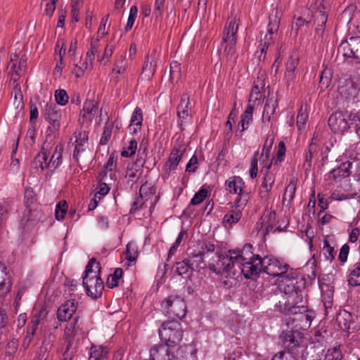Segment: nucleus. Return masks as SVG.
Masks as SVG:
<instances>
[{"label": "nucleus", "mask_w": 360, "mask_h": 360, "mask_svg": "<svg viewBox=\"0 0 360 360\" xmlns=\"http://www.w3.org/2000/svg\"><path fill=\"white\" fill-rule=\"evenodd\" d=\"M252 250V245L248 243L242 250H230L219 254L217 264H210V269L217 274H227L226 277L231 271L233 275L238 273L246 279L253 278L261 272L281 279L292 269L282 260L270 257L262 258Z\"/></svg>", "instance_id": "1"}, {"label": "nucleus", "mask_w": 360, "mask_h": 360, "mask_svg": "<svg viewBox=\"0 0 360 360\" xmlns=\"http://www.w3.org/2000/svg\"><path fill=\"white\" fill-rule=\"evenodd\" d=\"M305 280L297 270L290 269V272L280 280L279 289L284 293L285 301H278L275 305L276 309L283 314H296L297 309L305 310L303 302V291Z\"/></svg>", "instance_id": "2"}, {"label": "nucleus", "mask_w": 360, "mask_h": 360, "mask_svg": "<svg viewBox=\"0 0 360 360\" xmlns=\"http://www.w3.org/2000/svg\"><path fill=\"white\" fill-rule=\"evenodd\" d=\"M8 67L11 68L10 86H13L14 93L13 104L16 108H24L23 96L18 82L20 77L25 73L27 67V58L22 51L18 53H15L11 56Z\"/></svg>", "instance_id": "3"}, {"label": "nucleus", "mask_w": 360, "mask_h": 360, "mask_svg": "<svg viewBox=\"0 0 360 360\" xmlns=\"http://www.w3.org/2000/svg\"><path fill=\"white\" fill-rule=\"evenodd\" d=\"M101 266L95 258H91L85 269L83 285L86 294L93 298L101 297L104 289L103 282L100 277Z\"/></svg>", "instance_id": "4"}, {"label": "nucleus", "mask_w": 360, "mask_h": 360, "mask_svg": "<svg viewBox=\"0 0 360 360\" xmlns=\"http://www.w3.org/2000/svg\"><path fill=\"white\" fill-rule=\"evenodd\" d=\"M160 340L167 346L174 347L178 345L183 338L181 324L178 321L164 322L160 330Z\"/></svg>", "instance_id": "5"}, {"label": "nucleus", "mask_w": 360, "mask_h": 360, "mask_svg": "<svg viewBox=\"0 0 360 360\" xmlns=\"http://www.w3.org/2000/svg\"><path fill=\"white\" fill-rule=\"evenodd\" d=\"M163 313L168 318L181 319L186 314V305L183 298L178 295H170L161 303Z\"/></svg>", "instance_id": "6"}, {"label": "nucleus", "mask_w": 360, "mask_h": 360, "mask_svg": "<svg viewBox=\"0 0 360 360\" xmlns=\"http://www.w3.org/2000/svg\"><path fill=\"white\" fill-rule=\"evenodd\" d=\"M237 20L236 15L229 17L224 26L222 34L221 46H224V53L230 57L235 53L236 34L238 28Z\"/></svg>", "instance_id": "7"}, {"label": "nucleus", "mask_w": 360, "mask_h": 360, "mask_svg": "<svg viewBox=\"0 0 360 360\" xmlns=\"http://www.w3.org/2000/svg\"><path fill=\"white\" fill-rule=\"evenodd\" d=\"M35 200V194L33 190L30 188H26L25 189V203L26 209L20 220V228L26 232L31 231L38 223L35 219L31 217L34 215L36 216L34 214L35 212H33L32 209L29 208Z\"/></svg>", "instance_id": "8"}, {"label": "nucleus", "mask_w": 360, "mask_h": 360, "mask_svg": "<svg viewBox=\"0 0 360 360\" xmlns=\"http://www.w3.org/2000/svg\"><path fill=\"white\" fill-rule=\"evenodd\" d=\"M281 11L278 9L272 11L269 15V22L267 26V33L261 40L260 51L261 54H266V49L274 42V35L278 30L281 19Z\"/></svg>", "instance_id": "9"}, {"label": "nucleus", "mask_w": 360, "mask_h": 360, "mask_svg": "<svg viewBox=\"0 0 360 360\" xmlns=\"http://www.w3.org/2000/svg\"><path fill=\"white\" fill-rule=\"evenodd\" d=\"M329 4L325 0H316L311 6V12L316 24V32H323L328 20Z\"/></svg>", "instance_id": "10"}, {"label": "nucleus", "mask_w": 360, "mask_h": 360, "mask_svg": "<svg viewBox=\"0 0 360 360\" xmlns=\"http://www.w3.org/2000/svg\"><path fill=\"white\" fill-rule=\"evenodd\" d=\"M349 112L338 110L332 113L328 118V125L335 134H343L349 129Z\"/></svg>", "instance_id": "11"}, {"label": "nucleus", "mask_w": 360, "mask_h": 360, "mask_svg": "<svg viewBox=\"0 0 360 360\" xmlns=\"http://www.w3.org/2000/svg\"><path fill=\"white\" fill-rule=\"evenodd\" d=\"M271 160L267 162L261 169V172L264 174L263 180L261 184L260 193H264V196L268 198L269 192L271 191L276 179V174L278 167L273 166Z\"/></svg>", "instance_id": "12"}, {"label": "nucleus", "mask_w": 360, "mask_h": 360, "mask_svg": "<svg viewBox=\"0 0 360 360\" xmlns=\"http://www.w3.org/2000/svg\"><path fill=\"white\" fill-rule=\"evenodd\" d=\"M338 51L345 57L352 58L360 63V37H352L349 40L342 41Z\"/></svg>", "instance_id": "13"}, {"label": "nucleus", "mask_w": 360, "mask_h": 360, "mask_svg": "<svg viewBox=\"0 0 360 360\" xmlns=\"http://www.w3.org/2000/svg\"><path fill=\"white\" fill-rule=\"evenodd\" d=\"M226 190L230 193L237 195L234 200H238L240 198H245V203L249 200V193L244 190L245 182L243 179L238 176L229 177L225 182Z\"/></svg>", "instance_id": "14"}, {"label": "nucleus", "mask_w": 360, "mask_h": 360, "mask_svg": "<svg viewBox=\"0 0 360 360\" xmlns=\"http://www.w3.org/2000/svg\"><path fill=\"white\" fill-rule=\"evenodd\" d=\"M302 339V333L297 330H285L280 335L281 345L286 350L289 351L299 347Z\"/></svg>", "instance_id": "15"}, {"label": "nucleus", "mask_w": 360, "mask_h": 360, "mask_svg": "<svg viewBox=\"0 0 360 360\" xmlns=\"http://www.w3.org/2000/svg\"><path fill=\"white\" fill-rule=\"evenodd\" d=\"M245 198H240L238 200H234V205L226 213L223 218V224L225 226L229 225L231 226L239 221L242 217V211L248 203L245 202Z\"/></svg>", "instance_id": "16"}, {"label": "nucleus", "mask_w": 360, "mask_h": 360, "mask_svg": "<svg viewBox=\"0 0 360 360\" xmlns=\"http://www.w3.org/2000/svg\"><path fill=\"white\" fill-rule=\"evenodd\" d=\"M186 147L185 145L175 146L170 153L168 160L165 163L163 169L169 174L176 169L177 166L186 153Z\"/></svg>", "instance_id": "17"}, {"label": "nucleus", "mask_w": 360, "mask_h": 360, "mask_svg": "<svg viewBox=\"0 0 360 360\" xmlns=\"http://www.w3.org/2000/svg\"><path fill=\"white\" fill-rule=\"evenodd\" d=\"M352 163L347 161L342 162L338 168L333 169L326 175V180L330 184L338 183L351 174L350 169Z\"/></svg>", "instance_id": "18"}, {"label": "nucleus", "mask_w": 360, "mask_h": 360, "mask_svg": "<svg viewBox=\"0 0 360 360\" xmlns=\"http://www.w3.org/2000/svg\"><path fill=\"white\" fill-rule=\"evenodd\" d=\"M60 118L61 114L57 110L48 112L46 121H48L49 125L46 127V138L50 137L54 139L58 136L60 126Z\"/></svg>", "instance_id": "19"}, {"label": "nucleus", "mask_w": 360, "mask_h": 360, "mask_svg": "<svg viewBox=\"0 0 360 360\" xmlns=\"http://www.w3.org/2000/svg\"><path fill=\"white\" fill-rule=\"evenodd\" d=\"M71 141H73L72 143L75 145L73 156L78 159L79 153L84 151L88 145V134L86 131H75Z\"/></svg>", "instance_id": "20"}, {"label": "nucleus", "mask_w": 360, "mask_h": 360, "mask_svg": "<svg viewBox=\"0 0 360 360\" xmlns=\"http://www.w3.org/2000/svg\"><path fill=\"white\" fill-rule=\"evenodd\" d=\"M146 148H144L143 152L141 153V149H139L138 153V158L136 162L131 166V167L127 169V176H128L129 179L131 181L138 179L141 174V171L140 168L143 167L146 162Z\"/></svg>", "instance_id": "21"}, {"label": "nucleus", "mask_w": 360, "mask_h": 360, "mask_svg": "<svg viewBox=\"0 0 360 360\" xmlns=\"http://www.w3.org/2000/svg\"><path fill=\"white\" fill-rule=\"evenodd\" d=\"M78 302L75 300H70L62 304L58 309V318L61 321L70 320L77 309Z\"/></svg>", "instance_id": "22"}, {"label": "nucleus", "mask_w": 360, "mask_h": 360, "mask_svg": "<svg viewBox=\"0 0 360 360\" xmlns=\"http://www.w3.org/2000/svg\"><path fill=\"white\" fill-rule=\"evenodd\" d=\"M169 347L167 345L153 346L150 350V360H176L170 353Z\"/></svg>", "instance_id": "23"}, {"label": "nucleus", "mask_w": 360, "mask_h": 360, "mask_svg": "<svg viewBox=\"0 0 360 360\" xmlns=\"http://www.w3.org/2000/svg\"><path fill=\"white\" fill-rule=\"evenodd\" d=\"M158 59V54L156 51H153L145 59L142 68V74L147 79H151L154 75L156 70Z\"/></svg>", "instance_id": "24"}, {"label": "nucleus", "mask_w": 360, "mask_h": 360, "mask_svg": "<svg viewBox=\"0 0 360 360\" xmlns=\"http://www.w3.org/2000/svg\"><path fill=\"white\" fill-rule=\"evenodd\" d=\"M278 106L277 98L274 96H268L262 113V122L266 124L270 123L274 119L276 108Z\"/></svg>", "instance_id": "25"}, {"label": "nucleus", "mask_w": 360, "mask_h": 360, "mask_svg": "<svg viewBox=\"0 0 360 360\" xmlns=\"http://www.w3.org/2000/svg\"><path fill=\"white\" fill-rule=\"evenodd\" d=\"M44 144L41 146L40 152L31 162L30 172L34 176H40L44 174V163L45 162V151Z\"/></svg>", "instance_id": "26"}, {"label": "nucleus", "mask_w": 360, "mask_h": 360, "mask_svg": "<svg viewBox=\"0 0 360 360\" xmlns=\"http://www.w3.org/2000/svg\"><path fill=\"white\" fill-rule=\"evenodd\" d=\"M176 360H196V350L191 345H182L176 352Z\"/></svg>", "instance_id": "27"}, {"label": "nucleus", "mask_w": 360, "mask_h": 360, "mask_svg": "<svg viewBox=\"0 0 360 360\" xmlns=\"http://www.w3.org/2000/svg\"><path fill=\"white\" fill-rule=\"evenodd\" d=\"M203 257L204 255H202L200 252L193 250L189 257L187 258L190 265L191 266L192 270L200 271V269L205 268L206 264L205 263Z\"/></svg>", "instance_id": "28"}, {"label": "nucleus", "mask_w": 360, "mask_h": 360, "mask_svg": "<svg viewBox=\"0 0 360 360\" xmlns=\"http://www.w3.org/2000/svg\"><path fill=\"white\" fill-rule=\"evenodd\" d=\"M98 109V104L94 101H86L84 103L83 109L80 112L82 118L91 122L94 117Z\"/></svg>", "instance_id": "29"}, {"label": "nucleus", "mask_w": 360, "mask_h": 360, "mask_svg": "<svg viewBox=\"0 0 360 360\" xmlns=\"http://www.w3.org/2000/svg\"><path fill=\"white\" fill-rule=\"evenodd\" d=\"M254 112V107L252 105L249 104L244 112L240 116V120L238 127H241L240 132H243L249 127L250 124L252 121V115Z\"/></svg>", "instance_id": "30"}, {"label": "nucleus", "mask_w": 360, "mask_h": 360, "mask_svg": "<svg viewBox=\"0 0 360 360\" xmlns=\"http://www.w3.org/2000/svg\"><path fill=\"white\" fill-rule=\"evenodd\" d=\"M108 349L103 346L93 345L90 349L89 360H107Z\"/></svg>", "instance_id": "31"}, {"label": "nucleus", "mask_w": 360, "mask_h": 360, "mask_svg": "<svg viewBox=\"0 0 360 360\" xmlns=\"http://www.w3.org/2000/svg\"><path fill=\"white\" fill-rule=\"evenodd\" d=\"M318 150V146L312 141L310 145L309 146L308 151L305 154V160L303 165V167L306 172L310 171L311 168L312 159L317 156Z\"/></svg>", "instance_id": "32"}, {"label": "nucleus", "mask_w": 360, "mask_h": 360, "mask_svg": "<svg viewBox=\"0 0 360 360\" xmlns=\"http://www.w3.org/2000/svg\"><path fill=\"white\" fill-rule=\"evenodd\" d=\"M274 139L275 137L273 133L268 134L266 136L260 156V159L262 162H264L269 159L271 147L274 143Z\"/></svg>", "instance_id": "33"}, {"label": "nucleus", "mask_w": 360, "mask_h": 360, "mask_svg": "<svg viewBox=\"0 0 360 360\" xmlns=\"http://www.w3.org/2000/svg\"><path fill=\"white\" fill-rule=\"evenodd\" d=\"M295 184L293 183L292 181H290L286 186L283 197V203L287 207H290L295 197Z\"/></svg>", "instance_id": "34"}, {"label": "nucleus", "mask_w": 360, "mask_h": 360, "mask_svg": "<svg viewBox=\"0 0 360 360\" xmlns=\"http://www.w3.org/2000/svg\"><path fill=\"white\" fill-rule=\"evenodd\" d=\"M322 252L325 259L330 262L334 259L337 254L335 246L332 245L328 239H324L323 241Z\"/></svg>", "instance_id": "35"}, {"label": "nucleus", "mask_w": 360, "mask_h": 360, "mask_svg": "<svg viewBox=\"0 0 360 360\" xmlns=\"http://www.w3.org/2000/svg\"><path fill=\"white\" fill-rule=\"evenodd\" d=\"M347 281L351 286L360 285V262L356 263L349 271Z\"/></svg>", "instance_id": "36"}, {"label": "nucleus", "mask_w": 360, "mask_h": 360, "mask_svg": "<svg viewBox=\"0 0 360 360\" xmlns=\"http://www.w3.org/2000/svg\"><path fill=\"white\" fill-rule=\"evenodd\" d=\"M146 186L145 185H142L139 190V195L135 200V201L133 202L131 208L130 210L131 213H134L136 211L141 209L142 206L144 204V199L146 200V194L145 196L143 195V192L146 190Z\"/></svg>", "instance_id": "37"}, {"label": "nucleus", "mask_w": 360, "mask_h": 360, "mask_svg": "<svg viewBox=\"0 0 360 360\" xmlns=\"http://www.w3.org/2000/svg\"><path fill=\"white\" fill-rule=\"evenodd\" d=\"M123 276V270L120 268L115 269L113 274L108 276L106 281V285L109 288H113L118 286L119 280Z\"/></svg>", "instance_id": "38"}, {"label": "nucleus", "mask_w": 360, "mask_h": 360, "mask_svg": "<svg viewBox=\"0 0 360 360\" xmlns=\"http://www.w3.org/2000/svg\"><path fill=\"white\" fill-rule=\"evenodd\" d=\"M333 74L332 70L329 68H325L320 76V80H319V87L321 91L325 90L327 89L332 79Z\"/></svg>", "instance_id": "39"}, {"label": "nucleus", "mask_w": 360, "mask_h": 360, "mask_svg": "<svg viewBox=\"0 0 360 360\" xmlns=\"http://www.w3.org/2000/svg\"><path fill=\"white\" fill-rule=\"evenodd\" d=\"M275 215H276L275 212H270V213L264 215L262 218V226H266L265 232L264 233V236L269 234L270 232L275 231L274 230V225L273 223V221L275 219Z\"/></svg>", "instance_id": "40"}, {"label": "nucleus", "mask_w": 360, "mask_h": 360, "mask_svg": "<svg viewBox=\"0 0 360 360\" xmlns=\"http://www.w3.org/2000/svg\"><path fill=\"white\" fill-rule=\"evenodd\" d=\"M63 148L60 146H56L55 152L51 156L49 162L46 165V167L57 168L62 162Z\"/></svg>", "instance_id": "41"}, {"label": "nucleus", "mask_w": 360, "mask_h": 360, "mask_svg": "<svg viewBox=\"0 0 360 360\" xmlns=\"http://www.w3.org/2000/svg\"><path fill=\"white\" fill-rule=\"evenodd\" d=\"M136 150L137 141L134 139H132L127 142L123 147L122 150L121 152V155L122 157L124 158L131 157L136 153Z\"/></svg>", "instance_id": "42"}, {"label": "nucleus", "mask_w": 360, "mask_h": 360, "mask_svg": "<svg viewBox=\"0 0 360 360\" xmlns=\"http://www.w3.org/2000/svg\"><path fill=\"white\" fill-rule=\"evenodd\" d=\"M18 344L17 340L13 339L9 341L6 346L4 360H13L18 350Z\"/></svg>", "instance_id": "43"}, {"label": "nucleus", "mask_w": 360, "mask_h": 360, "mask_svg": "<svg viewBox=\"0 0 360 360\" xmlns=\"http://www.w3.org/2000/svg\"><path fill=\"white\" fill-rule=\"evenodd\" d=\"M191 117V112L177 111V124L181 131L185 129V127L188 124Z\"/></svg>", "instance_id": "44"}, {"label": "nucleus", "mask_w": 360, "mask_h": 360, "mask_svg": "<svg viewBox=\"0 0 360 360\" xmlns=\"http://www.w3.org/2000/svg\"><path fill=\"white\" fill-rule=\"evenodd\" d=\"M176 271L180 276L184 274L191 275L193 270H192L188 259H185L181 262H176Z\"/></svg>", "instance_id": "45"}, {"label": "nucleus", "mask_w": 360, "mask_h": 360, "mask_svg": "<svg viewBox=\"0 0 360 360\" xmlns=\"http://www.w3.org/2000/svg\"><path fill=\"white\" fill-rule=\"evenodd\" d=\"M78 331V327H77V321L74 320L73 321L68 323L65 329V337L70 342L73 338L76 336Z\"/></svg>", "instance_id": "46"}, {"label": "nucleus", "mask_w": 360, "mask_h": 360, "mask_svg": "<svg viewBox=\"0 0 360 360\" xmlns=\"http://www.w3.org/2000/svg\"><path fill=\"white\" fill-rule=\"evenodd\" d=\"M126 259L129 262H136L138 257V248L136 245L132 242L129 243L126 248Z\"/></svg>", "instance_id": "47"}, {"label": "nucleus", "mask_w": 360, "mask_h": 360, "mask_svg": "<svg viewBox=\"0 0 360 360\" xmlns=\"http://www.w3.org/2000/svg\"><path fill=\"white\" fill-rule=\"evenodd\" d=\"M342 354L340 349V345L335 346L333 348L328 349L326 355L325 360H342Z\"/></svg>", "instance_id": "48"}, {"label": "nucleus", "mask_w": 360, "mask_h": 360, "mask_svg": "<svg viewBox=\"0 0 360 360\" xmlns=\"http://www.w3.org/2000/svg\"><path fill=\"white\" fill-rule=\"evenodd\" d=\"M127 67V61L124 56H120L115 60L113 72L118 74H124L126 72Z\"/></svg>", "instance_id": "49"}, {"label": "nucleus", "mask_w": 360, "mask_h": 360, "mask_svg": "<svg viewBox=\"0 0 360 360\" xmlns=\"http://www.w3.org/2000/svg\"><path fill=\"white\" fill-rule=\"evenodd\" d=\"M333 290L327 286L326 290H323L322 302L326 309H331L333 306Z\"/></svg>", "instance_id": "50"}, {"label": "nucleus", "mask_w": 360, "mask_h": 360, "mask_svg": "<svg viewBox=\"0 0 360 360\" xmlns=\"http://www.w3.org/2000/svg\"><path fill=\"white\" fill-rule=\"evenodd\" d=\"M285 151V143L283 141H280L277 147L276 157L274 159V164L272 163L273 166L278 167L279 163H281L284 159Z\"/></svg>", "instance_id": "51"}, {"label": "nucleus", "mask_w": 360, "mask_h": 360, "mask_svg": "<svg viewBox=\"0 0 360 360\" xmlns=\"http://www.w3.org/2000/svg\"><path fill=\"white\" fill-rule=\"evenodd\" d=\"M68 210V204L66 201L62 200L60 201L55 209V217L56 219L58 221L63 220L65 217Z\"/></svg>", "instance_id": "52"}, {"label": "nucleus", "mask_w": 360, "mask_h": 360, "mask_svg": "<svg viewBox=\"0 0 360 360\" xmlns=\"http://www.w3.org/2000/svg\"><path fill=\"white\" fill-rule=\"evenodd\" d=\"M191 108L190 97L186 94H183L181 98L180 103L177 106V111L183 110L184 112H191Z\"/></svg>", "instance_id": "53"}, {"label": "nucleus", "mask_w": 360, "mask_h": 360, "mask_svg": "<svg viewBox=\"0 0 360 360\" xmlns=\"http://www.w3.org/2000/svg\"><path fill=\"white\" fill-rule=\"evenodd\" d=\"M272 360H297V357L293 352L285 350L275 354Z\"/></svg>", "instance_id": "54"}, {"label": "nucleus", "mask_w": 360, "mask_h": 360, "mask_svg": "<svg viewBox=\"0 0 360 360\" xmlns=\"http://www.w3.org/2000/svg\"><path fill=\"white\" fill-rule=\"evenodd\" d=\"M198 246L200 250H197L200 252L202 255H205L206 253L213 252L215 250V245L208 241H201L198 243Z\"/></svg>", "instance_id": "55"}, {"label": "nucleus", "mask_w": 360, "mask_h": 360, "mask_svg": "<svg viewBox=\"0 0 360 360\" xmlns=\"http://www.w3.org/2000/svg\"><path fill=\"white\" fill-rule=\"evenodd\" d=\"M143 121L142 110L140 108L136 107L131 115L130 123L131 125L141 126Z\"/></svg>", "instance_id": "56"}, {"label": "nucleus", "mask_w": 360, "mask_h": 360, "mask_svg": "<svg viewBox=\"0 0 360 360\" xmlns=\"http://www.w3.org/2000/svg\"><path fill=\"white\" fill-rule=\"evenodd\" d=\"M55 99L58 104L65 105L69 100V96L64 89H58L55 91Z\"/></svg>", "instance_id": "57"}, {"label": "nucleus", "mask_w": 360, "mask_h": 360, "mask_svg": "<svg viewBox=\"0 0 360 360\" xmlns=\"http://www.w3.org/2000/svg\"><path fill=\"white\" fill-rule=\"evenodd\" d=\"M138 13V8L136 6H132L130 8L129 15L128 17L127 22L125 26V30L127 32L131 29L135 22Z\"/></svg>", "instance_id": "58"}, {"label": "nucleus", "mask_w": 360, "mask_h": 360, "mask_svg": "<svg viewBox=\"0 0 360 360\" xmlns=\"http://www.w3.org/2000/svg\"><path fill=\"white\" fill-rule=\"evenodd\" d=\"M99 47V41L98 39L91 40V47L89 51L86 53V60H89L91 64L94 60L95 53L97 52Z\"/></svg>", "instance_id": "59"}, {"label": "nucleus", "mask_w": 360, "mask_h": 360, "mask_svg": "<svg viewBox=\"0 0 360 360\" xmlns=\"http://www.w3.org/2000/svg\"><path fill=\"white\" fill-rule=\"evenodd\" d=\"M207 195V191L205 188H201L198 191L191 199V204L198 205L200 204Z\"/></svg>", "instance_id": "60"}, {"label": "nucleus", "mask_w": 360, "mask_h": 360, "mask_svg": "<svg viewBox=\"0 0 360 360\" xmlns=\"http://www.w3.org/2000/svg\"><path fill=\"white\" fill-rule=\"evenodd\" d=\"M258 152H255L253 157L251 159L250 162V176L251 179H255L258 172V167H257V162H258Z\"/></svg>", "instance_id": "61"}, {"label": "nucleus", "mask_w": 360, "mask_h": 360, "mask_svg": "<svg viewBox=\"0 0 360 360\" xmlns=\"http://www.w3.org/2000/svg\"><path fill=\"white\" fill-rule=\"evenodd\" d=\"M299 63V58L297 56H290L286 63L285 71L295 72Z\"/></svg>", "instance_id": "62"}, {"label": "nucleus", "mask_w": 360, "mask_h": 360, "mask_svg": "<svg viewBox=\"0 0 360 360\" xmlns=\"http://www.w3.org/2000/svg\"><path fill=\"white\" fill-rule=\"evenodd\" d=\"M309 22L305 20L301 17H298L295 19L292 23V30H295V34H297V32L300 30H301L303 27L307 26Z\"/></svg>", "instance_id": "63"}, {"label": "nucleus", "mask_w": 360, "mask_h": 360, "mask_svg": "<svg viewBox=\"0 0 360 360\" xmlns=\"http://www.w3.org/2000/svg\"><path fill=\"white\" fill-rule=\"evenodd\" d=\"M349 123L351 125H355L356 128L360 127V111L356 112H349Z\"/></svg>", "instance_id": "64"}]
</instances>
